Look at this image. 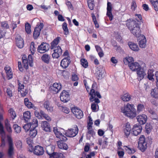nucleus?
Wrapping results in <instances>:
<instances>
[{
  "instance_id": "1",
  "label": "nucleus",
  "mask_w": 158,
  "mask_h": 158,
  "mask_svg": "<svg viewBox=\"0 0 158 158\" xmlns=\"http://www.w3.org/2000/svg\"><path fill=\"white\" fill-rule=\"evenodd\" d=\"M138 21L132 19H130L126 21V25L131 33L136 37H139L141 35V31Z\"/></svg>"
},
{
  "instance_id": "2",
  "label": "nucleus",
  "mask_w": 158,
  "mask_h": 158,
  "mask_svg": "<svg viewBox=\"0 0 158 158\" xmlns=\"http://www.w3.org/2000/svg\"><path fill=\"white\" fill-rule=\"evenodd\" d=\"M138 21L132 19H130L126 21V25L131 33L136 37H139L141 35V31Z\"/></svg>"
},
{
  "instance_id": "3",
  "label": "nucleus",
  "mask_w": 158,
  "mask_h": 158,
  "mask_svg": "<svg viewBox=\"0 0 158 158\" xmlns=\"http://www.w3.org/2000/svg\"><path fill=\"white\" fill-rule=\"evenodd\" d=\"M121 112L125 115L133 118L137 115V111L133 104L128 103L123 108L121 109Z\"/></svg>"
},
{
  "instance_id": "4",
  "label": "nucleus",
  "mask_w": 158,
  "mask_h": 158,
  "mask_svg": "<svg viewBox=\"0 0 158 158\" xmlns=\"http://www.w3.org/2000/svg\"><path fill=\"white\" fill-rule=\"evenodd\" d=\"M53 129V131L56 137L59 138L60 140L64 141L67 140V138L64 135L65 131L64 129L57 127H54Z\"/></svg>"
},
{
  "instance_id": "5",
  "label": "nucleus",
  "mask_w": 158,
  "mask_h": 158,
  "mask_svg": "<svg viewBox=\"0 0 158 158\" xmlns=\"http://www.w3.org/2000/svg\"><path fill=\"white\" fill-rule=\"evenodd\" d=\"M147 142L143 135H141L139 139L138 147L142 152H144L147 148Z\"/></svg>"
},
{
  "instance_id": "6",
  "label": "nucleus",
  "mask_w": 158,
  "mask_h": 158,
  "mask_svg": "<svg viewBox=\"0 0 158 158\" xmlns=\"http://www.w3.org/2000/svg\"><path fill=\"white\" fill-rule=\"evenodd\" d=\"M32 56L31 55H29L28 56V59H24L22 57L23 63V66L26 69H27L28 67V64L30 66H33V59L32 58Z\"/></svg>"
},
{
  "instance_id": "7",
  "label": "nucleus",
  "mask_w": 158,
  "mask_h": 158,
  "mask_svg": "<svg viewBox=\"0 0 158 158\" xmlns=\"http://www.w3.org/2000/svg\"><path fill=\"white\" fill-rule=\"evenodd\" d=\"M131 130V126L129 123H125L123 127V131L126 137L128 138L129 136Z\"/></svg>"
},
{
  "instance_id": "8",
  "label": "nucleus",
  "mask_w": 158,
  "mask_h": 158,
  "mask_svg": "<svg viewBox=\"0 0 158 158\" xmlns=\"http://www.w3.org/2000/svg\"><path fill=\"white\" fill-rule=\"evenodd\" d=\"M142 126L139 124H135L132 129V133L135 136L139 134L142 130Z\"/></svg>"
},
{
  "instance_id": "9",
  "label": "nucleus",
  "mask_w": 158,
  "mask_h": 158,
  "mask_svg": "<svg viewBox=\"0 0 158 158\" xmlns=\"http://www.w3.org/2000/svg\"><path fill=\"white\" fill-rule=\"evenodd\" d=\"M49 46L48 44L46 43H42L38 46V51L40 53H43L49 50Z\"/></svg>"
},
{
  "instance_id": "10",
  "label": "nucleus",
  "mask_w": 158,
  "mask_h": 158,
  "mask_svg": "<svg viewBox=\"0 0 158 158\" xmlns=\"http://www.w3.org/2000/svg\"><path fill=\"white\" fill-rule=\"evenodd\" d=\"M53 52L52 56L53 58L57 59L62 54V50L59 46H57L53 49Z\"/></svg>"
},
{
  "instance_id": "11",
  "label": "nucleus",
  "mask_w": 158,
  "mask_h": 158,
  "mask_svg": "<svg viewBox=\"0 0 158 158\" xmlns=\"http://www.w3.org/2000/svg\"><path fill=\"white\" fill-rule=\"evenodd\" d=\"M8 141L9 144V148L8 151V155L9 156H12L14 154V147L12 140L11 138L7 136Z\"/></svg>"
},
{
  "instance_id": "12",
  "label": "nucleus",
  "mask_w": 158,
  "mask_h": 158,
  "mask_svg": "<svg viewBox=\"0 0 158 158\" xmlns=\"http://www.w3.org/2000/svg\"><path fill=\"white\" fill-rule=\"evenodd\" d=\"M60 98L61 101L64 102H66L69 100V93L64 90L60 93Z\"/></svg>"
},
{
  "instance_id": "13",
  "label": "nucleus",
  "mask_w": 158,
  "mask_h": 158,
  "mask_svg": "<svg viewBox=\"0 0 158 158\" xmlns=\"http://www.w3.org/2000/svg\"><path fill=\"white\" fill-rule=\"evenodd\" d=\"M136 119L139 124L143 125L147 122V117L145 114H142L138 115L136 117Z\"/></svg>"
},
{
  "instance_id": "14",
  "label": "nucleus",
  "mask_w": 158,
  "mask_h": 158,
  "mask_svg": "<svg viewBox=\"0 0 158 158\" xmlns=\"http://www.w3.org/2000/svg\"><path fill=\"white\" fill-rule=\"evenodd\" d=\"M44 152V148L38 145L35 146L33 151L34 154L37 156H41L43 155Z\"/></svg>"
},
{
  "instance_id": "15",
  "label": "nucleus",
  "mask_w": 158,
  "mask_h": 158,
  "mask_svg": "<svg viewBox=\"0 0 158 158\" xmlns=\"http://www.w3.org/2000/svg\"><path fill=\"white\" fill-rule=\"evenodd\" d=\"M0 136L1 137L2 145H5V140L6 138V134L3 124L0 122Z\"/></svg>"
},
{
  "instance_id": "16",
  "label": "nucleus",
  "mask_w": 158,
  "mask_h": 158,
  "mask_svg": "<svg viewBox=\"0 0 158 158\" xmlns=\"http://www.w3.org/2000/svg\"><path fill=\"white\" fill-rule=\"evenodd\" d=\"M71 62L70 57L69 56H67L64 58L61 61L60 65L64 69L67 68Z\"/></svg>"
},
{
  "instance_id": "17",
  "label": "nucleus",
  "mask_w": 158,
  "mask_h": 158,
  "mask_svg": "<svg viewBox=\"0 0 158 158\" xmlns=\"http://www.w3.org/2000/svg\"><path fill=\"white\" fill-rule=\"evenodd\" d=\"M78 130H76L75 128L74 129H70L67 130L66 132H65L66 136L69 137H73L75 136L78 133Z\"/></svg>"
},
{
  "instance_id": "18",
  "label": "nucleus",
  "mask_w": 158,
  "mask_h": 158,
  "mask_svg": "<svg viewBox=\"0 0 158 158\" xmlns=\"http://www.w3.org/2000/svg\"><path fill=\"white\" fill-rule=\"evenodd\" d=\"M112 5L111 3L110 2H107V7L106 15L109 17L110 20L113 19V16L112 13Z\"/></svg>"
},
{
  "instance_id": "19",
  "label": "nucleus",
  "mask_w": 158,
  "mask_h": 158,
  "mask_svg": "<svg viewBox=\"0 0 158 158\" xmlns=\"http://www.w3.org/2000/svg\"><path fill=\"white\" fill-rule=\"evenodd\" d=\"M129 66L132 71L136 72L142 68L139 63L136 62L131 63L129 64Z\"/></svg>"
},
{
  "instance_id": "20",
  "label": "nucleus",
  "mask_w": 158,
  "mask_h": 158,
  "mask_svg": "<svg viewBox=\"0 0 158 158\" xmlns=\"http://www.w3.org/2000/svg\"><path fill=\"white\" fill-rule=\"evenodd\" d=\"M61 88V85L60 83H54L51 87V89L52 93L54 94H57L60 90Z\"/></svg>"
},
{
  "instance_id": "21",
  "label": "nucleus",
  "mask_w": 158,
  "mask_h": 158,
  "mask_svg": "<svg viewBox=\"0 0 158 158\" xmlns=\"http://www.w3.org/2000/svg\"><path fill=\"white\" fill-rule=\"evenodd\" d=\"M137 78L138 81H140L143 79L146 74L143 68H141L139 69V70L137 71Z\"/></svg>"
},
{
  "instance_id": "22",
  "label": "nucleus",
  "mask_w": 158,
  "mask_h": 158,
  "mask_svg": "<svg viewBox=\"0 0 158 158\" xmlns=\"http://www.w3.org/2000/svg\"><path fill=\"white\" fill-rule=\"evenodd\" d=\"M15 39L17 46L20 48H23L24 45L23 41L21 36H17Z\"/></svg>"
},
{
  "instance_id": "23",
  "label": "nucleus",
  "mask_w": 158,
  "mask_h": 158,
  "mask_svg": "<svg viewBox=\"0 0 158 158\" xmlns=\"http://www.w3.org/2000/svg\"><path fill=\"white\" fill-rule=\"evenodd\" d=\"M41 127L43 129L47 132H49L50 131V125L46 121H44L42 122Z\"/></svg>"
},
{
  "instance_id": "24",
  "label": "nucleus",
  "mask_w": 158,
  "mask_h": 158,
  "mask_svg": "<svg viewBox=\"0 0 158 158\" xmlns=\"http://www.w3.org/2000/svg\"><path fill=\"white\" fill-rule=\"evenodd\" d=\"M63 140H61L57 141V143L58 146L60 149L67 150L68 148V146L65 143L63 142Z\"/></svg>"
},
{
  "instance_id": "25",
  "label": "nucleus",
  "mask_w": 158,
  "mask_h": 158,
  "mask_svg": "<svg viewBox=\"0 0 158 158\" xmlns=\"http://www.w3.org/2000/svg\"><path fill=\"white\" fill-rule=\"evenodd\" d=\"M42 60L45 63L48 64L49 63L50 59L51 56L47 54H45L41 57Z\"/></svg>"
},
{
  "instance_id": "26",
  "label": "nucleus",
  "mask_w": 158,
  "mask_h": 158,
  "mask_svg": "<svg viewBox=\"0 0 158 158\" xmlns=\"http://www.w3.org/2000/svg\"><path fill=\"white\" fill-rule=\"evenodd\" d=\"M24 103L26 106L28 108H33V109L35 110L37 109L36 107L31 102L29 101L27 98H25L24 99Z\"/></svg>"
},
{
  "instance_id": "27",
  "label": "nucleus",
  "mask_w": 158,
  "mask_h": 158,
  "mask_svg": "<svg viewBox=\"0 0 158 158\" xmlns=\"http://www.w3.org/2000/svg\"><path fill=\"white\" fill-rule=\"evenodd\" d=\"M43 106L48 112H52L53 110V107L50 105L48 101H46L44 102Z\"/></svg>"
},
{
  "instance_id": "28",
  "label": "nucleus",
  "mask_w": 158,
  "mask_h": 158,
  "mask_svg": "<svg viewBox=\"0 0 158 158\" xmlns=\"http://www.w3.org/2000/svg\"><path fill=\"white\" fill-rule=\"evenodd\" d=\"M4 69L6 71L7 76L8 78V79H10L12 77L13 75L10 68L8 66H6L5 68Z\"/></svg>"
},
{
  "instance_id": "29",
  "label": "nucleus",
  "mask_w": 158,
  "mask_h": 158,
  "mask_svg": "<svg viewBox=\"0 0 158 158\" xmlns=\"http://www.w3.org/2000/svg\"><path fill=\"white\" fill-rule=\"evenodd\" d=\"M131 96L128 93H126L121 96L122 100L124 102H128L130 101Z\"/></svg>"
},
{
  "instance_id": "30",
  "label": "nucleus",
  "mask_w": 158,
  "mask_h": 158,
  "mask_svg": "<svg viewBox=\"0 0 158 158\" xmlns=\"http://www.w3.org/2000/svg\"><path fill=\"white\" fill-rule=\"evenodd\" d=\"M72 113L77 118H78L79 116V109L78 107L74 106L71 108Z\"/></svg>"
},
{
  "instance_id": "31",
  "label": "nucleus",
  "mask_w": 158,
  "mask_h": 158,
  "mask_svg": "<svg viewBox=\"0 0 158 158\" xmlns=\"http://www.w3.org/2000/svg\"><path fill=\"white\" fill-rule=\"evenodd\" d=\"M128 44L129 46L132 50L135 51H138L139 50V48L136 44L129 42Z\"/></svg>"
},
{
  "instance_id": "32",
  "label": "nucleus",
  "mask_w": 158,
  "mask_h": 158,
  "mask_svg": "<svg viewBox=\"0 0 158 158\" xmlns=\"http://www.w3.org/2000/svg\"><path fill=\"white\" fill-rule=\"evenodd\" d=\"M97 85V84L96 82L94 83L92 85L91 89L90 90V91L89 93V94L90 95V100H92L93 99L94 97L93 96L94 95V93H95V87H96V85Z\"/></svg>"
},
{
  "instance_id": "33",
  "label": "nucleus",
  "mask_w": 158,
  "mask_h": 158,
  "mask_svg": "<svg viewBox=\"0 0 158 158\" xmlns=\"http://www.w3.org/2000/svg\"><path fill=\"white\" fill-rule=\"evenodd\" d=\"M134 61L133 58L131 56H127L123 60L124 63L125 64H129L133 63Z\"/></svg>"
},
{
  "instance_id": "34",
  "label": "nucleus",
  "mask_w": 158,
  "mask_h": 158,
  "mask_svg": "<svg viewBox=\"0 0 158 158\" xmlns=\"http://www.w3.org/2000/svg\"><path fill=\"white\" fill-rule=\"evenodd\" d=\"M55 147L53 145H50L47 146L46 148V152L49 155L54 152Z\"/></svg>"
},
{
  "instance_id": "35",
  "label": "nucleus",
  "mask_w": 158,
  "mask_h": 158,
  "mask_svg": "<svg viewBox=\"0 0 158 158\" xmlns=\"http://www.w3.org/2000/svg\"><path fill=\"white\" fill-rule=\"evenodd\" d=\"M139 45L140 48H144L146 46V39L143 36V39L140 40L139 42Z\"/></svg>"
},
{
  "instance_id": "36",
  "label": "nucleus",
  "mask_w": 158,
  "mask_h": 158,
  "mask_svg": "<svg viewBox=\"0 0 158 158\" xmlns=\"http://www.w3.org/2000/svg\"><path fill=\"white\" fill-rule=\"evenodd\" d=\"M31 114L30 111H25L23 114L24 119L25 121H28L31 118Z\"/></svg>"
},
{
  "instance_id": "37",
  "label": "nucleus",
  "mask_w": 158,
  "mask_h": 158,
  "mask_svg": "<svg viewBox=\"0 0 158 158\" xmlns=\"http://www.w3.org/2000/svg\"><path fill=\"white\" fill-rule=\"evenodd\" d=\"M4 123L5 128L7 131L9 132H11L12 131V128L9 121L7 120H5Z\"/></svg>"
},
{
  "instance_id": "38",
  "label": "nucleus",
  "mask_w": 158,
  "mask_h": 158,
  "mask_svg": "<svg viewBox=\"0 0 158 158\" xmlns=\"http://www.w3.org/2000/svg\"><path fill=\"white\" fill-rule=\"evenodd\" d=\"M100 67H97L96 74L97 75L98 79H101L103 77V74L104 72H102V70H101Z\"/></svg>"
},
{
  "instance_id": "39",
  "label": "nucleus",
  "mask_w": 158,
  "mask_h": 158,
  "mask_svg": "<svg viewBox=\"0 0 158 158\" xmlns=\"http://www.w3.org/2000/svg\"><path fill=\"white\" fill-rule=\"evenodd\" d=\"M60 38L59 37H57L54 39V40L51 43V49H53L55 47H57L56 46L58 44L59 40Z\"/></svg>"
},
{
  "instance_id": "40",
  "label": "nucleus",
  "mask_w": 158,
  "mask_h": 158,
  "mask_svg": "<svg viewBox=\"0 0 158 158\" xmlns=\"http://www.w3.org/2000/svg\"><path fill=\"white\" fill-rule=\"evenodd\" d=\"M150 0V2L154 7V10L156 11H158V0Z\"/></svg>"
},
{
  "instance_id": "41",
  "label": "nucleus",
  "mask_w": 158,
  "mask_h": 158,
  "mask_svg": "<svg viewBox=\"0 0 158 158\" xmlns=\"http://www.w3.org/2000/svg\"><path fill=\"white\" fill-rule=\"evenodd\" d=\"M37 134V131L35 128H33L31 127L29 135L32 138L35 137Z\"/></svg>"
},
{
  "instance_id": "42",
  "label": "nucleus",
  "mask_w": 158,
  "mask_h": 158,
  "mask_svg": "<svg viewBox=\"0 0 158 158\" xmlns=\"http://www.w3.org/2000/svg\"><path fill=\"white\" fill-rule=\"evenodd\" d=\"M34 113L35 116L39 119L42 118H43L44 112L43 111H40V112H39L35 110Z\"/></svg>"
},
{
  "instance_id": "43",
  "label": "nucleus",
  "mask_w": 158,
  "mask_h": 158,
  "mask_svg": "<svg viewBox=\"0 0 158 158\" xmlns=\"http://www.w3.org/2000/svg\"><path fill=\"white\" fill-rule=\"evenodd\" d=\"M81 64L84 68H87L88 66V63L86 59L82 58L80 60Z\"/></svg>"
},
{
  "instance_id": "44",
  "label": "nucleus",
  "mask_w": 158,
  "mask_h": 158,
  "mask_svg": "<svg viewBox=\"0 0 158 158\" xmlns=\"http://www.w3.org/2000/svg\"><path fill=\"white\" fill-rule=\"evenodd\" d=\"M144 109L145 107L143 104H139L137 106V112L138 113L142 112Z\"/></svg>"
},
{
  "instance_id": "45",
  "label": "nucleus",
  "mask_w": 158,
  "mask_h": 158,
  "mask_svg": "<svg viewBox=\"0 0 158 158\" xmlns=\"http://www.w3.org/2000/svg\"><path fill=\"white\" fill-rule=\"evenodd\" d=\"M31 125L32 128H35L38 126V121L37 119L35 118H33L32 119V121L29 123Z\"/></svg>"
},
{
  "instance_id": "46",
  "label": "nucleus",
  "mask_w": 158,
  "mask_h": 158,
  "mask_svg": "<svg viewBox=\"0 0 158 158\" xmlns=\"http://www.w3.org/2000/svg\"><path fill=\"white\" fill-rule=\"evenodd\" d=\"M157 90V89L156 88L152 89L151 94L153 97L155 98H158V93Z\"/></svg>"
},
{
  "instance_id": "47",
  "label": "nucleus",
  "mask_w": 158,
  "mask_h": 158,
  "mask_svg": "<svg viewBox=\"0 0 158 158\" xmlns=\"http://www.w3.org/2000/svg\"><path fill=\"white\" fill-rule=\"evenodd\" d=\"M88 130L87 134L90 135L91 136H93L95 135V132L94 130L92 129V127H87Z\"/></svg>"
},
{
  "instance_id": "48",
  "label": "nucleus",
  "mask_w": 158,
  "mask_h": 158,
  "mask_svg": "<svg viewBox=\"0 0 158 158\" xmlns=\"http://www.w3.org/2000/svg\"><path fill=\"white\" fill-rule=\"evenodd\" d=\"M40 31L39 28H35L33 33V37L34 39H37L39 36Z\"/></svg>"
},
{
  "instance_id": "49",
  "label": "nucleus",
  "mask_w": 158,
  "mask_h": 158,
  "mask_svg": "<svg viewBox=\"0 0 158 158\" xmlns=\"http://www.w3.org/2000/svg\"><path fill=\"white\" fill-rule=\"evenodd\" d=\"M36 50L35 43L33 42H31L30 45V50L31 54L33 55Z\"/></svg>"
},
{
  "instance_id": "50",
  "label": "nucleus",
  "mask_w": 158,
  "mask_h": 158,
  "mask_svg": "<svg viewBox=\"0 0 158 158\" xmlns=\"http://www.w3.org/2000/svg\"><path fill=\"white\" fill-rule=\"evenodd\" d=\"M8 111L12 118L13 119H14V118L16 117V115L14 110L12 108H10L9 110Z\"/></svg>"
},
{
  "instance_id": "51",
  "label": "nucleus",
  "mask_w": 158,
  "mask_h": 158,
  "mask_svg": "<svg viewBox=\"0 0 158 158\" xmlns=\"http://www.w3.org/2000/svg\"><path fill=\"white\" fill-rule=\"evenodd\" d=\"M124 147L125 149L128 154H133L136 152V151L134 149L130 148L127 146H125Z\"/></svg>"
},
{
  "instance_id": "52",
  "label": "nucleus",
  "mask_w": 158,
  "mask_h": 158,
  "mask_svg": "<svg viewBox=\"0 0 158 158\" xmlns=\"http://www.w3.org/2000/svg\"><path fill=\"white\" fill-rule=\"evenodd\" d=\"M13 128L14 129L15 132L17 133H19L21 131V128L17 124H14L13 126Z\"/></svg>"
},
{
  "instance_id": "53",
  "label": "nucleus",
  "mask_w": 158,
  "mask_h": 158,
  "mask_svg": "<svg viewBox=\"0 0 158 158\" xmlns=\"http://www.w3.org/2000/svg\"><path fill=\"white\" fill-rule=\"evenodd\" d=\"M146 131L147 134H149L150 133L152 129V126L149 124H147L145 126Z\"/></svg>"
},
{
  "instance_id": "54",
  "label": "nucleus",
  "mask_w": 158,
  "mask_h": 158,
  "mask_svg": "<svg viewBox=\"0 0 158 158\" xmlns=\"http://www.w3.org/2000/svg\"><path fill=\"white\" fill-rule=\"evenodd\" d=\"M62 28L64 30V33L65 35H67L68 34V29L67 27V24L65 23H64L62 25Z\"/></svg>"
},
{
  "instance_id": "55",
  "label": "nucleus",
  "mask_w": 158,
  "mask_h": 158,
  "mask_svg": "<svg viewBox=\"0 0 158 158\" xmlns=\"http://www.w3.org/2000/svg\"><path fill=\"white\" fill-rule=\"evenodd\" d=\"M25 30L26 32L28 33H30L31 32V26L30 24L27 23L25 25Z\"/></svg>"
},
{
  "instance_id": "56",
  "label": "nucleus",
  "mask_w": 158,
  "mask_h": 158,
  "mask_svg": "<svg viewBox=\"0 0 158 158\" xmlns=\"http://www.w3.org/2000/svg\"><path fill=\"white\" fill-rule=\"evenodd\" d=\"M1 26L5 29H8L9 28V26L7 22L5 21L1 22Z\"/></svg>"
},
{
  "instance_id": "57",
  "label": "nucleus",
  "mask_w": 158,
  "mask_h": 158,
  "mask_svg": "<svg viewBox=\"0 0 158 158\" xmlns=\"http://www.w3.org/2000/svg\"><path fill=\"white\" fill-rule=\"evenodd\" d=\"M88 6L89 8L91 10H93L94 6V2H89L87 1Z\"/></svg>"
},
{
  "instance_id": "58",
  "label": "nucleus",
  "mask_w": 158,
  "mask_h": 158,
  "mask_svg": "<svg viewBox=\"0 0 158 158\" xmlns=\"http://www.w3.org/2000/svg\"><path fill=\"white\" fill-rule=\"evenodd\" d=\"M88 118L89 121L87 122V127H92V125L93 124V120L90 116H89Z\"/></svg>"
},
{
  "instance_id": "59",
  "label": "nucleus",
  "mask_w": 158,
  "mask_h": 158,
  "mask_svg": "<svg viewBox=\"0 0 158 158\" xmlns=\"http://www.w3.org/2000/svg\"><path fill=\"white\" fill-rule=\"evenodd\" d=\"M93 96V100H90V97L89 98V99L91 102H92L93 101H94V102L96 104H98V103H99L100 102V100L97 98H95V95L94 94Z\"/></svg>"
},
{
  "instance_id": "60",
  "label": "nucleus",
  "mask_w": 158,
  "mask_h": 158,
  "mask_svg": "<svg viewBox=\"0 0 158 158\" xmlns=\"http://www.w3.org/2000/svg\"><path fill=\"white\" fill-rule=\"evenodd\" d=\"M15 145L19 149H20L22 147V143L20 140H17L15 143Z\"/></svg>"
},
{
  "instance_id": "61",
  "label": "nucleus",
  "mask_w": 158,
  "mask_h": 158,
  "mask_svg": "<svg viewBox=\"0 0 158 158\" xmlns=\"http://www.w3.org/2000/svg\"><path fill=\"white\" fill-rule=\"evenodd\" d=\"M98 106V104L95 103H93L91 105V108L93 111L95 112L96 111V106Z\"/></svg>"
},
{
  "instance_id": "62",
  "label": "nucleus",
  "mask_w": 158,
  "mask_h": 158,
  "mask_svg": "<svg viewBox=\"0 0 158 158\" xmlns=\"http://www.w3.org/2000/svg\"><path fill=\"white\" fill-rule=\"evenodd\" d=\"M27 142L30 147L31 148L32 147V144L33 143V141L30 138H27Z\"/></svg>"
},
{
  "instance_id": "63",
  "label": "nucleus",
  "mask_w": 158,
  "mask_h": 158,
  "mask_svg": "<svg viewBox=\"0 0 158 158\" xmlns=\"http://www.w3.org/2000/svg\"><path fill=\"white\" fill-rule=\"evenodd\" d=\"M31 127V124L29 123H28L24 125L23 126V128L26 131H27Z\"/></svg>"
},
{
  "instance_id": "64",
  "label": "nucleus",
  "mask_w": 158,
  "mask_h": 158,
  "mask_svg": "<svg viewBox=\"0 0 158 158\" xmlns=\"http://www.w3.org/2000/svg\"><path fill=\"white\" fill-rule=\"evenodd\" d=\"M49 158H58V153L54 152L48 155Z\"/></svg>"
}]
</instances>
